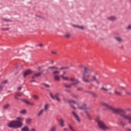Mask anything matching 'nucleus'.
Here are the masks:
<instances>
[{
    "instance_id": "obj_1",
    "label": "nucleus",
    "mask_w": 131,
    "mask_h": 131,
    "mask_svg": "<svg viewBox=\"0 0 131 131\" xmlns=\"http://www.w3.org/2000/svg\"><path fill=\"white\" fill-rule=\"evenodd\" d=\"M94 70H91L88 68H84V73H83L82 79L84 82L90 83L96 81V83L100 84V82L97 79L96 75H98V73H95V75H92V72Z\"/></svg>"
},
{
    "instance_id": "obj_2",
    "label": "nucleus",
    "mask_w": 131,
    "mask_h": 131,
    "mask_svg": "<svg viewBox=\"0 0 131 131\" xmlns=\"http://www.w3.org/2000/svg\"><path fill=\"white\" fill-rule=\"evenodd\" d=\"M102 106L107 108V109H110L114 113L116 114H119L121 116L123 117L124 119H127L129 123H131V115H126V113L124 110L121 108H116L112 107L111 105H109L108 103L102 102H101Z\"/></svg>"
},
{
    "instance_id": "obj_3",
    "label": "nucleus",
    "mask_w": 131,
    "mask_h": 131,
    "mask_svg": "<svg viewBox=\"0 0 131 131\" xmlns=\"http://www.w3.org/2000/svg\"><path fill=\"white\" fill-rule=\"evenodd\" d=\"M17 120H13L10 122L8 125V127H10V128H19L22 126V121L24 120L23 118L22 117H17Z\"/></svg>"
},
{
    "instance_id": "obj_4",
    "label": "nucleus",
    "mask_w": 131,
    "mask_h": 131,
    "mask_svg": "<svg viewBox=\"0 0 131 131\" xmlns=\"http://www.w3.org/2000/svg\"><path fill=\"white\" fill-rule=\"evenodd\" d=\"M66 102L70 104L74 110H76V107H75L76 106H77L78 109L80 110H85V109H86V104H83V105L79 106L78 103H77L75 101L70 99H67Z\"/></svg>"
},
{
    "instance_id": "obj_5",
    "label": "nucleus",
    "mask_w": 131,
    "mask_h": 131,
    "mask_svg": "<svg viewBox=\"0 0 131 131\" xmlns=\"http://www.w3.org/2000/svg\"><path fill=\"white\" fill-rule=\"evenodd\" d=\"M97 122L98 127H99L100 129H102V130H109L111 129V126L105 124L102 120H97Z\"/></svg>"
},
{
    "instance_id": "obj_6",
    "label": "nucleus",
    "mask_w": 131,
    "mask_h": 131,
    "mask_svg": "<svg viewBox=\"0 0 131 131\" xmlns=\"http://www.w3.org/2000/svg\"><path fill=\"white\" fill-rule=\"evenodd\" d=\"M52 74L53 75V78L55 81H60L61 77L59 76V74H60L59 71H54L52 72Z\"/></svg>"
},
{
    "instance_id": "obj_7",
    "label": "nucleus",
    "mask_w": 131,
    "mask_h": 131,
    "mask_svg": "<svg viewBox=\"0 0 131 131\" xmlns=\"http://www.w3.org/2000/svg\"><path fill=\"white\" fill-rule=\"evenodd\" d=\"M50 97L52 98V99H53V100H55L56 99L58 102H61V99L59 98L60 96H61V94L60 93H56L54 95H53V94L50 93Z\"/></svg>"
},
{
    "instance_id": "obj_8",
    "label": "nucleus",
    "mask_w": 131,
    "mask_h": 131,
    "mask_svg": "<svg viewBox=\"0 0 131 131\" xmlns=\"http://www.w3.org/2000/svg\"><path fill=\"white\" fill-rule=\"evenodd\" d=\"M32 73V71H31L30 69L27 70L25 71L24 73V77L25 78L26 76H28V75H30V74H31Z\"/></svg>"
},
{
    "instance_id": "obj_9",
    "label": "nucleus",
    "mask_w": 131,
    "mask_h": 131,
    "mask_svg": "<svg viewBox=\"0 0 131 131\" xmlns=\"http://www.w3.org/2000/svg\"><path fill=\"white\" fill-rule=\"evenodd\" d=\"M21 101H22V102H24V103H26V104H27V105H30V106H34L35 105L34 102H30L26 99H21Z\"/></svg>"
},
{
    "instance_id": "obj_10",
    "label": "nucleus",
    "mask_w": 131,
    "mask_h": 131,
    "mask_svg": "<svg viewBox=\"0 0 131 131\" xmlns=\"http://www.w3.org/2000/svg\"><path fill=\"white\" fill-rule=\"evenodd\" d=\"M72 113L74 118H75L76 120H77V121H78V122H80V119H79V117L78 116L77 114H76L75 112H72Z\"/></svg>"
},
{
    "instance_id": "obj_11",
    "label": "nucleus",
    "mask_w": 131,
    "mask_h": 131,
    "mask_svg": "<svg viewBox=\"0 0 131 131\" xmlns=\"http://www.w3.org/2000/svg\"><path fill=\"white\" fill-rule=\"evenodd\" d=\"M115 40L116 41H117V42H123L124 40L123 39H122V37L120 36H116L114 37Z\"/></svg>"
},
{
    "instance_id": "obj_12",
    "label": "nucleus",
    "mask_w": 131,
    "mask_h": 131,
    "mask_svg": "<svg viewBox=\"0 0 131 131\" xmlns=\"http://www.w3.org/2000/svg\"><path fill=\"white\" fill-rule=\"evenodd\" d=\"M107 20L108 21H116L117 20V17L115 16H111L107 17Z\"/></svg>"
},
{
    "instance_id": "obj_13",
    "label": "nucleus",
    "mask_w": 131,
    "mask_h": 131,
    "mask_svg": "<svg viewBox=\"0 0 131 131\" xmlns=\"http://www.w3.org/2000/svg\"><path fill=\"white\" fill-rule=\"evenodd\" d=\"M64 122H65V121L62 118L60 119L59 125H60V126H61V127H63L65 126Z\"/></svg>"
},
{
    "instance_id": "obj_14",
    "label": "nucleus",
    "mask_w": 131,
    "mask_h": 131,
    "mask_svg": "<svg viewBox=\"0 0 131 131\" xmlns=\"http://www.w3.org/2000/svg\"><path fill=\"white\" fill-rule=\"evenodd\" d=\"M42 73H35L32 77V79H34V78H36V77H39L40 75H41Z\"/></svg>"
},
{
    "instance_id": "obj_15",
    "label": "nucleus",
    "mask_w": 131,
    "mask_h": 131,
    "mask_svg": "<svg viewBox=\"0 0 131 131\" xmlns=\"http://www.w3.org/2000/svg\"><path fill=\"white\" fill-rule=\"evenodd\" d=\"M73 26L75 28H78V29H81V30H84V27H83V26H78L77 25H73Z\"/></svg>"
},
{
    "instance_id": "obj_16",
    "label": "nucleus",
    "mask_w": 131,
    "mask_h": 131,
    "mask_svg": "<svg viewBox=\"0 0 131 131\" xmlns=\"http://www.w3.org/2000/svg\"><path fill=\"white\" fill-rule=\"evenodd\" d=\"M100 90H101V91H103V92H107L108 93L110 94V95L112 94V92L110 91L109 89L105 87H102L101 88H100Z\"/></svg>"
},
{
    "instance_id": "obj_17",
    "label": "nucleus",
    "mask_w": 131,
    "mask_h": 131,
    "mask_svg": "<svg viewBox=\"0 0 131 131\" xmlns=\"http://www.w3.org/2000/svg\"><path fill=\"white\" fill-rule=\"evenodd\" d=\"M45 112V110L43 109L40 110L37 113V117H40L42 114H43V113Z\"/></svg>"
},
{
    "instance_id": "obj_18",
    "label": "nucleus",
    "mask_w": 131,
    "mask_h": 131,
    "mask_svg": "<svg viewBox=\"0 0 131 131\" xmlns=\"http://www.w3.org/2000/svg\"><path fill=\"white\" fill-rule=\"evenodd\" d=\"M114 93L115 95H116L117 96H121L122 95L121 92L118 91V88H116V89L114 90Z\"/></svg>"
},
{
    "instance_id": "obj_19",
    "label": "nucleus",
    "mask_w": 131,
    "mask_h": 131,
    "mask_svg": "<svg viewBox=\"0 0 131 131\" xmlns=\"http://www.w3.org/2000/svg\"><path fill=\"white\" fill-rule=\"evenodd\" d=\"M70 81H73L74 83H75V84H73L74 85H75L78 83L79 82L78 80L76 79L75 78H71L70 79Z\"/></svg>"
},
{
    "instance_id": "obj_20",
    "label": "nucleus",
    "mask_w": 131,
    "mask_h": 131,
    "mask_svg": "<svg viewBox=\"0 0 131 131\" xmlns=\"http://www.w3.org/2000/svg\"><path fill=\"white\" fill-rule=\"evenodd\" d=\"M49 108H50V104L49 103H46L44 105V108L43 110H44L45 112H47L48 110H49Z\"/></svg>"
},
{
    "instance_id": "obj_21",
    "label": "nucleus",
    "mask_w": 131,
    "mask_h": 131,
    "mask_svg": "<svg viewBox=\"0 0 131 131\" xmlns=\"http://www.w3.org/2000/svg\"><path fill=\"white\" fill-rule=\"evenodd\" d=\"M73 84H75V83H71V84H64V86L65 88H66L67 89H71V86H72V85H73Z\"/></svg>"
},
{
    "instance_id": "obj_22",
    "label": "nucleus",
    "mask_w": 131,
    "mask_h": 131,
    "mask_svg": "<svg viewBox=\"0 0 131 131\" xmlns=\"http://www.w3.org/2000/svg\"><path fill=\"white\" fill-rule=\"evenodd\" d=\"M22 96V94L21 93H17L14 96V98L15 100H19L18 98V97H21Z\"/></svg>"
},
{
    "instance_id": "obj_23",
    "label": "nucleus",
    "mask_w": 131,
    "mask_h": 131,
    "mask_svg": "<svg viewBox=\"0 0 131 131\" xmlns=\"http://www.w3.org/2000/svg\"><path fill=\"white\" fill-rule=\"evenodd\" d=\"M21 131H29V127L25 126L21 128Z\"/></svg>"
},
{
    "instance_id": "obj_24",
    "label": "nucleus",
    "mask_w": 131,
    "mask_h": 131,
    "mask_svg": "<svg viewBox=\"0 0 131 131\" xmlns=\"http://www.w3.org/2000/svg\"><path fill=\"white\" fill-rule=\"evenodd\" d=\"M60 77H61L62 79H63V80H69V78H68V77L67 76H65L64 75H61Z\"/></svg>"
},
{
    "instance_id": "obj_25",
    "label": "nucleus",
    "mask_w": 131,
    "mask_h": 131,
    "mask_svg": "<svg viewBox=\"0 0 131 131\" xmlns=\"http://www.w3.org/2000/svg\"><path fill=\"white\" fill-rule=\"evenodd\" d=\"M10 103H7L3 105V109H9V108H10Z\"/></svg>"
},
{
    "instance_id": "obj_26",
    "label": "nucleus",
    "mask_w": 131,
    "mask_h": 131,
    "mask_svg": "<svg viewBox=\"0 0 131 131\" xmlns=\"http://www.w3.org/2000/svg\"><path fill=\"white\" fill-rule=\"evenodd\" d=\"M56 128L57 127L55 125L52 126L51 127L50 131H56Z\"/></svg>"
},
{
    "instance_id": "obj_27",
    "label": "nucleus",
    "mask_w": 131,
    "mask_h": 131,
    "mask_svg": "<svg viewBox=\"0 0 131 131\" xmlns=\"http://www.w3.org/2000/svg\"><path fill=\"white\" fill-rule=\"evenodd\" d=\"M26 123H27V124H30V123H31V119H26Z\"/></svg>"
},
{
    "instance_id": "obj_28",
    "label": "nucleus",
    "mask_w": 131,
    "mask_h": 131,
    "mask_svg": "<svg viewBox=\"0 0 131 131\" xmlns=\"http://www.w3.org/2000/svg\"><path fill=\"white\" fill-rule=\"evenodd\" d=\"M85 112L86 114V116L88 118H89V119L90 120L92 119V118L91 117V115H90V114L89 113V112H88L87 111H85Z\"/></svg>"
},
{
    "instance_id": "obj_29",
    "label": "nucleus",
    "mask_w": 131,
    "mask_h": 131,
    "mask_svg": "<svg viewBox=\"0 0 131 131\" xmlns=\"http://www.w3.org/2000/svg\"><path fill=\"white\" fill-rule=\"evenodd\" d=\"M48 69H50L51 70H53V69H56V70L58 69V67H49Z\"/></svg>"
},
{
    "instance_id": "obj_30",
    "label": "nucleus",
    "mask_w": 131,
    "mask_h": 131,
    "mask_svg": "<svg viewBox=\"0 0 131 131\" xmlns=\"http://www.w3.org/2000/svg\"><path fill=\"white\" fill-rule=\"evenodd\" d=\"M3 20L4 22H12V20L7 18H3Z\"/></svg>"
},
{
    "instance_id": "obj_31",
    "label": "nucleus",
    "mask_w": 131,
    "mask_h": 131,
    "mask_svg": "<svg viewBox=\"0 0 131 131\" xmlns=\"http://www.w3.org/2000/svg\"><path fill=\"white\" fill-rule=\"evenodd\" d=\"M64 36H65V37H67L68 38L70 37V36H71V34H70V33H68L64 35Z\"/></svg>"
},
{
    "instance_id": "obj_32",
    "label": "nucleus",
    "mask_w": 131,
    "mask_h": 131,
    "mask_svg": "<svg viewBox=\"0 0 131 131\" xmlns=\"http://www.w3.org/2000/svg\"><path fill=\"white\" fill-rule=\"evenodd\" d=\"M9 28H3L2 29V30L3 31H8V30H9Z\"/></svg>"
},
{
    "instance_id": "obj_33",
    "label": "nucleus",
    "mask_w": 131,
    "mask_h": 131,
    "mask_svg": "<svg viewBox=\"0 0 131 131\" xmlns=\"http://www.w3.org/2000/svg\"><path fill=\"white\" fill-rule=\"evenodd\" d=\"M69 127L70 128V129H71L72 131H76L74 128H73V127H72V126L71 125V124H69Z\"/></svg>"
},
{
    "instance_id": "obj_34",
    "label": "nucleus",
    "mask_w": 131,
    "mask_h": 131,
    "mask_svg": "<svg viewBox=\"0 0 131 131\" xmlns=\"http://www.w3.org/2000/svg\"><path fill=\"white\" fill-rule=\"evenodd\" d=\"M2 84H6V83H8V80H5L2 81L1 82Z\"/></svg>"
},
{
    "instance_id": "obj_35",
    "label": "nucleus",
    "mask_w": 131,
    "mask_h": 131,
    "mask_svg": "<svg viewBox=\"0 0 131 131\" xmlns=\"http://www.w3.org/2000/svg\"><path fill=\"white\" fill-rule=\"evenodd\" d=\"M126 29L127 30H131V25H128V26L126 27Z\"/></svg>"
},
{
    "instance_id": "obj_36",
    "label": "nucleus",
    "mask_w": 131,
    "mask_h": 131,
    "mask_svg": "<svg viewBox=\"0 0 131 131\" xmlns=\"http://www.w3.org/2000/svg\"><path fill=\"white\" fill-rule=\"evenodd\" d=\"M20 113H21V114H25V113H26V110H23L20 111Z\"/></svg>"
},
{
    "instance_id": "obj_37",
    "label": "nucleus",
    "mask_w": 131,
    "mask_h": 131,
    "mask_svg": "<svg viewBox=\"0 0 131 131\" xmlns=\"http://www.w3.org/2000/svg\"><path fill=\"white\" fill-rule=\"evenodd\" d=\"M37 47H40V48H42L43 47V44L42 43H40L37 45Z\"/></svg>"
},
{
    "instance_id": "obj_38",
    "label": "nucleus",
    "mask_w": 131,
    "mask_h": 131,
    "mask_svg": "<svg viewBox=\"0 0 131 131\" xmlns=\"http://www.w3.org/2000/svg\"><path fill=\"white\" fill-rule=\"evenodd\" d=\"M92 95L94 98H97V95L95 93H92Z\"/></svg>"
},
{
    "instance_id": "obj_39",
    "label": "nucleus",
    "mask_w": 131,
    "mask_h": 131,
    "mask_svg": "<svg viewBox=\"0 0 131 131\" xmlns=\"http://www.w3.org/2000/svg\"><path fill=\"white\" fill-rule=\"evenodd\" d=\"M3 89H4V86H3V85L1 84L0 85V92H2V91H3Z\"/></svg>"
},
{
    "instance_id": "obj_40",
    "label": "nucleus",
    "mask_w": 131,
    "mask_h": 131,
    "mask_svg": "<svg viewBox=\"0 0 131 131\" xmlns=\"http://www.w3.org/2000/svg\"><path fill=\"white\" fill-rule=\"evenodd\" d=\"M33 97L35 100H37V99H38V96H37V95H33Z\"/></svg>"
},
{
    "instance_id": "obj_41",
    "label": "nucleus",
    "mask_w": 131,
    "mask_h": 131,
    "mask_svg": "<svg viewBox=\"0 0 131 131\" xmlns=\"http://www.w3.org/2000/svg\"><path fill=\"white\" fill-rule=\"evenodd\" d=\"M52 54H53V55H57V53L56 51H52Z\"/></svg>"
},
{
    "instance_id": "obj_42",
    "label": "nucleus",
    "mask_w": 131,
    "mask_h": 131,
    "mask_svg": "<svg viewBox=\"0 0 131 131\" xmlns=\"http://www.w3.org/2000/svg\"><path fill=\"white\" fill-rule=\"evenodd\" d=\"M44 85L46 86V88H50V85L49 84H44Z\"/></svg>"
},
{
    "instance_id": "obj_43",
    "label": "nucleus",
    "mask_w": 131,
    "mask_h": 131,
    "mask_svg": "<svg viewBox=\"0 0 131 131\" xmlns=\"http://www.w3.org/2000/svg\"><path fill=\"white\" fill-rule=\"evenodd\" d=\"M17 90L18 91H21V90H22V86H19Z\"/></svg>"
},
{
    "instance_id": "obj_44",
    "label": "nucleus",
    "mask_w": 131,
    "mask_h": 131,
    "mask_svg": "<svg viewBox=\"0 0 131 131\" xmlns=\"http://www.w3.org/2000/svg\"><path fill=\"white\" fill-rule=\"evenodd\" d=\"M61 75H63V76H65V75H66V72H63V74Z\"/></svg>"
},
{
    "instance_id": "obj_45",
    "label": "nucleus",
    "mask_w": 131,
    "mask_h": 131,
    "mask_svg": "<svg viewBox=\"0 0 131 131\" xmlns=\"http://www.w3.org/2000/svg\"><path fill=\"white\" fill-rule=\"evenodd\" d=\"M125 93L126 94V95H130V92H127V91H126V92H125Z\"/></svg>"
},
{
    "instance_id": "obj_46",
    "label": "nucleus",
    "mask_w": 131,
    "mask_h": 131,
    "mask_svg": "<svg viewBox=\"0 0 131 131\" xmlns=\"http://www.w3.org/2000/svg\"><path fill=\"white\" fill-rule=\"evenodd\" d=\"M120 89H121V90H125V88H124L123 86L120 87Z\"/></svg>"
},
{
    "instance_id": "obj_47",
    "label": "nucleus",
    "mask_w": 131,
    "mask_h": 131,
    "mask_svg": "<svg viewBox=\"0 0 131 131\" xmlns=\"http://www.w3.org/2000/svg\"><path fill=\"white\" fill-rule=\"evenodd\" d=\"M31 131H36V129H35V128H32Z\"/></svg>"
},
{
    "instance_id": "obj_48",
    "label": "nucleus",
    "mask_w": 131,
    "mask_h": 131,
    "mask_svg": "<svg viewBox=\"0 0 131 131\" xmlns=\"http://www.w3.org/2000/svg\"><path fill=\"white\" fill-rule=\"evenodd\" d=\"M63 130L64 131H67V130H68V129H67V128H64Z\"/></svg>"
},
{
    "instance_id": "obj_49",
    "label": "nucleus",
    "mask_w": 131,
    "mask_h": 131,
    "mask_svg": "<svg viewBox=\"0 0 131 131\" xmlns=\"http://www.w3.org/2000/svg\"><path fill=\"white\" fill-rule=\"evenodd\" d=\"M82 90V88H78V89H77V90H78V91H81Z\"/></svg>"
},
{
    "instance_id": "obj_50",
    "label": "nucleus",
    "mask_w": 131,
    "mask_h": 131,
    "mask_svg": "<svg viewBox=\"0 0 131 131\" xmlns=\"http://www.w3.org/2000/svg\"><path fill=\"white\" fill-rule=\"evenodd\" d=\"M30 82H35V80H30Z\"/></svg>"
},
{
    "instance_id": "obj_51",
    "label": "nucleus",
    "mask_w": 131,
    "mask_h": 131,
    "mask_svg": "<svg viewBox=\"0 0 131 131\" xmlns=\"http://www.w3.org/2000/svg\"><path fill=\"white\" fill-rule=\"evenodd\" d=\"M127 111H131V109L130 108H127Z\"/></svg>"
},
{
    "instance_id": "obj_52",
    "label": "nucleus",
    "mask_w": 131,
    "mask_h": 131,
    "mask_svg": "<svg viewBox=\"0 0 131 131\" xmlns=\"http://www.w3.org/2000/svg\"><path fill=\"white\" fill-rule=\"evenodd\" d=\"M126 131H131L130 129H127Z\"/></svg>"
},
{
    "instance_id": "obj_53",
    "label": "nucleus",
    "mask_w": 131,
    "mask_h": 131,
    "mask_svg": "<svg viewBox=\"0 0 131 131\" xmlns=\"http://www.w3.org/2000/svg\"><path fill=\"white\" fill-rule=\"evenodd\" d=\"M51 63L54 64V60H51Z\"/></svg>"
},
{
    "instance_id": "obj_54",
    "label": "nucleus",
    "mask_w": 131,
    "mask_h": 131,
    "mask_svg": "<svg viewBox=\"0 0 131 131\" xmlns=\"http://www.w3.org/2000/svg\"><path fill=\"white\" fill-rule=\"evenodd\" d=\"M74 97L76 98H76H77V96L75 95V96H74Z\"/></svg>"
},
{
    "instance_id": "obj_55",
    "label": "nucleus",
    "mask_w": 131,
    "mask_h": 131,
    "mask_svg": "<svg viewBox=\"0 0 131 131\" xmlns=\"http://www.w3.org/2000/svg\"><path fill=\"white\" fill-rule=\"evenodd\" d=\"M129 3L131 4V0H129Z\"/></svg>"
},
{
    "instance_id": "obj_56",
    "label": "nucleus",
    "mask_w": 131,
    "mask_h": 131,
    "mask_svg": "<svg viewBox=\"0 0 131 131\" xmlns=\"http://www.w3.org/2000/svg\"><path fill=\"white\" fill-rule=\"evenodd\" d=\"M121 124H122V125H123V124H122V123H121Z\"/></svg>"
},
{
    "instance_id": "obj_57",
    "label": "nucleus",
    "mask_w": 131,
    "mask_h": 131,
    "mask_svg": "<svg viewBox=\"0 0 131 131\" xmlns=\"http://www.w3.org/2000/svg\"><path fill=\"white\" fill-rule=\"evenodd\" d=\"M60 69H62V68H61Z\"/></svg>"
}]
</instances>
